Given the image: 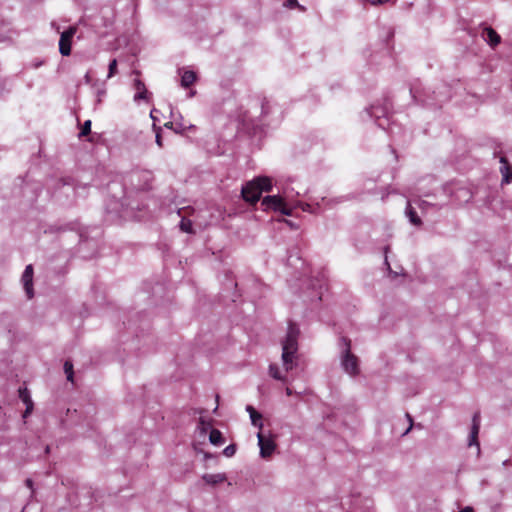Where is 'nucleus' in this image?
<instances>
[{
	"label": "nucleus",
	"mask_w": 512,
	"mask_h": 512,
	"mask_svg": "<svg viewBox=\"0 0 512 512\" xmlns=\"http://www.w3.org/2000/svg\"><path fill=\"white\" fill-rule=\"evenodd\" d=\"M85 80H86V82H87V83H89V82H90V75H89V73H87V74L85 75Z\"/></svg>",
	"instance_id": "473e14b6"
},
{
	"label": "nucleus",
	"mask_w": 512,
	"mask_h": 512,
	"mask_svg": "<svg viewBox=\"0 0 512 512\" xmlns=\"http://www.w3.org/2000/svg\"><path fill=\"white\" fill-rule=\"evenodd\" d=\"M484 36H485V40L492 46H496L500 43V36L498 35V33L488 27V28H485L484 30Z\"/></svg>",
	"instance_id": "ddd939ff"
},
{
	"label": "nucleus",
	"mask_w": 512,
	"mask_h": 512,
	"mask_svg": "<svg viewBox=\"0 0 512 512\" xmlns=\"http://www.w3.org/2000/svg\"><path fill=\"white\" fill-rule=\"evenodd\" d=\"M500 172L503 176V181L505 183H510L512 181V166L509 165L506 157H500Z\"/></svg>",
	"instance_id": "9d476101"
},
{
	"label": "nucleus",
	"mask_w": 512,
	"mask_h": 512,
	"mask_svg": "<svg viewBox=\"0 0 512 512\" xmlns=\"http://www.w3.org/2000/svg\"><path fill=\"white\" fill-rule=\"evenodd\" d=\"M287 6L289 8L299 7L301 10H304V8L298 4L297 0H288Z\"/></svg>",
	"instance_id": "393cba45"
},
{
	"label": "nucleus",
	"mask_w": 512,
	"mask_h": 512,
	"mask_svg": "<svg viewBox=\"0 0 512 512\" xmlns=\"http://www.w3.org/2000/svg\"><path fill=\"white\" fill-rule=\"evenodd\" d=\"M366 1L369 2L371 5H382V4L389 2L390 0H366Z\"/></svg>",
	"instance_id": "a878e982"
},
{
	"label": "nucleus",
	"mask_w": 512,
	"mask_h": 512,
	"mask_svg": "<svg viewBox=\"0 0 512 512\" xmlns=\"http://www.w3.org/2000/svg\"><path fill=\"white\" fill-rule=\"evenodd\" d=\"M246 411L249 413L250 417L252 416V414L257 413V411L254 409V407H252L251 405H248L246 407Z\"/></svg>",
	"instance_id": "cd10ccee"
},
{
	"label": "nucleus",
	"mask_w": 512,
	"mask_h": 512,
	"mask_svg": "<svg viewBox=\"0 0 512 512\" xmlns=\"http://www.w3.org/2000/svg\"><path fill=\"white\" fill-rule=\"evenodd\" d=\"M265 209H273L274 211H279L284 205L283 199L277 195L266 196L261 203Z\"/></svg>",
	"instance_id": "1a4fd4ad"
},
{
	"label": "nucleus",
	"mask_w": 512,
	"mask_h": 512,
	"mask_svg": "<svg viewBox=\"0 0 512 512\" xmlns=\"http://www.w3.org/2000/svg\"><path fill=\"white\" fill-rule=\"evenodd\" d=\"M193 127H194L193 125H190V126H188V127L183 126V127H182V129H183V130H185V129H191V128H193Z\"/></svg>",
	"instance_id": "72a5a7b5"
},
{
	"label": "nucleus",
	"mask_w": 512,
	"mask_h": 512,
	"mask_svg": "<svg viewBox=\"0 0 512 512\" xmlns=\"http://www.w3.org/2000/svg\"><path fill=\"white\" fill-rule=\"evenodd\" d=\"M236 452V446L234 444H230L228 445L224 450H223V454L226 456V457H232Z\"/></svg>",
	"instance_id": "b1692460"
},
{
	"label": "nucleus",
	"mask_w": 512,
	"mask_h": 512,
	"mask_svg": "<svg viewBox=\"0 0 512 512\" xmlns=\"http://www.w3.org/2000/svg\"><path fill=\"white\" fill-rule=\"evenodd\" d=\"M285 391H286V394H287L288 396L292 395V393H293V392H292V390H291V388H289V387H287Z\"/></svg>",
	"instance_id": "2f4dec72"
},
{
	"label": "nucleus",
	"mask_w": 512,
	"mask_h": 512,
	"mask_svg": "<svg viewBox=\"0 0 512 512\" xmlns=\"http://www.w3.org/2000/svg\"><path fill=\"white\" fill-rule=\"evenodd\" d=\"M250 419L253 426L258 427L259 429L262 428V415L259 412L252 414Z\"/></svg>",
	"instance_id": "6ab92c4d"
},
{
	"label": "nucleus",
	"mask_w": 512,
	"mask_h": 512,
	"mask_svg": "<svg viewBox=\"0 0 512 512\" xmlns=\"http://www.w3.org/2000/svg\"><path fill=\"white\" fill-rule=\"evenodd\" d=\"M134 88L136 89V94L134 95V100H147L148 98V91L145 87V84L140 80L136 79L134 81Z\"/></svg>",
	"instance_id": "9b49d317"
},
{
	"label": "nucleus",
	"mask_w": 512,
	"mask_h": 512,
	"mask_svg": "<svg viewBox=\"0 0 512 512\" xmlns=\"http://www.w3.org/2000/svg\"><path fill=\"white\" fill-rule=\"evenodd\" d=\"M459 512H474L473 508L470 507V506H467L465 508H463L461 511Z\"/></svg>",
	"instance_id": "7c9ffc66"
},
{
	"label": "nucleus",
	"mask_w": 512,
	"mask_h": 512,
	"mask_svg": "<svg viewBox=\"0 0 512 512\" xmlns=\"http://www.w3.org/2000/svg\"><path fill=\"white\" fill-rule=\"evenodd\" d=\"M298 336L299 329L296 325L290 324L285 339L282 341L281 361L284 372L275 363L269 365V375L278 381L286 382V373L295 368L298 364Z\"/></svg>",
	"instance_id": "f257e3e1"
},
{
	"label": "nucleus",
	"mask_w": 512,
	"mask_h": 512,
	"mask_svg": "<svg viewBox=\"0 0 512 512\" xmlns=\"http://www.w3.org/2000/svg\"><path fill=\"white\" fill-rule=\"evenodd\" d=\"M180 228L182 231L191 233L192 231V223L189 220L182 219L180 222Z\"/></svg>",
	"instance_id": "5701e85b"
},
{
	"label": "nucleus",
	"mask_w": 512,
	"mask_h": 512,
	"mask_svg": "<svg viewBox=\"0 0 512 512\" xmlns=\"http://www.w3.org/2000/svg\"><path fill=\"white\" fill-rule=\"evenodd\" d=\"M212 424L210 421L205 420L203 417L199 419V423L197 426V430L200 432L201 435L205 436L208 430L211 428Z\"/></svg>",
	"instance_id": "f3484780"
},
{
	"label": "nucleus",
	"mask_w": 512,
	"mask_h": 512,
	"mask_svg": "<svg viewBox=\"0 0 512 512\" xmlns=\"http://www.w3.org/2000/svg\"><path fill=\"white\" fill-rule=\"evenodd\" d=\"M279 212H281L284 215H291V210L286 208L285 204L282 206Z\"/></svg>",
	"instance_id": "bb28decb"
},
{
	"label": "nucleus",
	"mask_w": 512,
	"mask_h": 512,
	"mask_svg": "<svg viewBox=\"0 0 512 512\" xmlns=\"http://www.w3.org/2000/svg\"><path fill=\"white\" fill-rule=\"evenodd\" d=\"M202 479L204 482L208 485H216L219 483H222L226 480V475L223 473H217V474H204L202 476Z\"/></svg>",
	"instance_id": "f8f14e48"
},
{
	"label": "nucleus",
	"mask_w": 512,
	"mask_h": 512,
	"mask_svg": "<svg viewBox=\"0 0 512 512\" xmlns=\"http://www.w3.org/2000/svg\"><path fill=\"white\" fill-rule=\"evenodd\" d=\"M156 143L159 147H162V139L159 132L156 134Z\"/></svg>",
	"instance_id": "c85d7f7f"
},
{
	"label": "nucleus",
	"mask_w": 512,
	"mask_h": 512,
	"mask_svg": "<svg viewBox=\"0 0 512 512\" xmlns=\"http://www.w3.org/2000/svg\"><path fill=\"white\" fill-rule=\"evenodd\" d=\"M196 80V74L193 71H185L181 76V86L190 87Z\"/></svg>",
	"instance_id": "dca6fc26"
},
{
	"label": "nucleus",
	"mask_w": 512,
	"mask_h": 512,
	"mask_svg": "<svg viewBox=\"0 0 512 512\" xmlns=\"http://www.w3.org/2000/svg\"><path fill=\"white\" fill-rule=\"evenodd\" d=\"M91 132V120H86L81 128L80 137L86 136Z\"/></svg>",
	"instance_id": "4be33fe9"
},
{
	"label": "nucleus",
	"mask_w": 512,
	"mask_h": 512,
	"mask_svg": "<svg viewBox=\"0 0 512 512\" xmlns=\"http://www.w3.org/2000/svg\"><path fill=\"white\" fill-rule=\"evenodd\" d=\"M379 110H380V109H379L378 107H374V106H373V107L371 108V111H368V113H369V115H370L371 117H375V118H376V120H377V125H378L379 127H384V123L381 121V116H380V114L378 113V111H379Z\"/></svg>",
	"instance_id": "aec40b11"
},
{
	"label": "nucleus",
	"mask_w": 512,
	"mask_h": 512,
	"mask_svg": "<svg viewBox=\"0 0 512 512\" xmlns=\"http://www.w3.org/2000/svg\"><path fill=\"white\" fill-rule=\"evenodd\" d=\"M76 33L75 27H70L60 35L59 40V52L63 56H69L71 53V42L72 38Z\"/></svg>",
	"instance_id": "39448f33"
},
{
	"label": "nucleus",
	"mask_w": 512,
	"mask_h": 512,
	"mask_svg": "<svg viewBox=\"0 0 512 512\" xmlns=\"http://www.w3.org/2000/svg\"><path fill=\"white\" fill-rule=\"evenodd\" d=\"M407 418L410 421V426L406 430L405 434H407L411 430V428H412V418H411V416L409 414H407Z\"/></svg>",
	"instance_id": "c756f323"
},
{
	"label": "nucleus",
	"mask_w": 512,
	"mask_h": 512,
	"mask_svg": "<svg viewBox=\"0 0 512 512\" xmlns=\"http://www.w3.org/2000/svg\"><path fill=\"white\" fill-rule=\"evenodd\" d=\"M272 189V181L269 177L260 176L252 181L247 182L241 190L243 199L246 202L255 204L259 201L263 191H270Z\"/></svg>",
	"instance_id": "f03ea898"
},
{
	"label": "nucleus",
	"mask_w": 512,
	"mask_h": 512,
	"mask_svg": "<svg viewBox=\"0 0 512 512\" xmlns=\"http://www.w3.org/2000/svg\"><path fill=\"white\" fill-rule=\"evenodd\" d=\"M26 483H27L28 486L32 485V481L30 479L26 480Z\"/></svg>",
	"instance_id": "f704fd0d"
},
{
	"label": "nucleus",
	"mask_w": 512,
	"mask_h": 512,
	"mask_svg": "<svg viewBox=\"0 0 512 512\" xmlns=\"http://www.w3.org/2000/svg\"><path fill=\"white\" fill-rule=\"evenodd\" d=\"M405 214L409 218L411 224L415 226H420L422 224L420 217L417 215L416 211L411 206V203L409 201L407 202Z\"/></svg>",
	"instance_id": "4468645a"
},
{
	"label": "nucleus",
	"mask_w": 512,
	"mask_h": 512,
	"mask_svg": "<svg viewBox=\"0 0 512 512\" xmlns=\"http://www.w3.org/2000/svg\"><path fill=\"white\" fill-rule=\"evenodd\" d=\"M260 456L262 458L270 457L276 449V444L271 436L266 437L261 432L257 434Z\"/></svg>",
	"instance_id": "20e7f679"
},
{
	"label": "nucleus",
	"mask_w": 512,
	"mask_h": 512,
	"mask_svg": "<svg viewBox=\"0 0 512 512\" xmlns=\"http://www.w3.org/2000/svg\"><path fill=\"white\" fill-rule=\"evenodd\" d=\"M480 425H481L480 413L476 412V413H474V415L472 417V426H471V431L469 434L468 446L469 447L476 446L478 454L480 453V444L478 441Z\"/></svg>",
	"instance_id": "423d86ee"
},
{
	"label": "nucleus",
	"mask_w": 512,
	"mask_h": 512,
	"mask_svg": "<svg viewBox=\"0 0 512 512\" xmlns=\"http://www.w3.org/2000/svg\"><path fill=\"white\" fill-rule=\"evenodd\" d=\"M18 395L21 401L25 404L26 409L23 414V418H26L33 411L34 403L31 399L30 392L27 387H20L18 390Z\"/></svg>",
	"instance_id": "6e6552de"
},
{
	"label": "nucleus",
	"mask_w": 512,
	"mask_h": 512,
	"mask_svg": "<svg viewBox=\"0 0 512 512\" xmlns=\"http://www.w3.org/2000/svg\"><path fill=\"white\" fill-rule=\"evenodd\" d=\"M116 73H117V60H116V59H113V60L109 63V67H108V75H107V77H108V78H112Z\"/></svg>",
	"instance_id": "412c9836"
},
{
	"label": "nucleus",
	"mask_w": 512,
	"mask_h": 512,
	"mask_svg": "<svg viewBox=\"0 0 512 512\" xmlns=\"http://www.w3.org/2000/svg\"><path fill=\"white\" fill-rule=\"evenodd\" d=\"M209 441L212 445L220 446L223 445L225 440L222 436L221 431L218 429H211L209 433Z\"/></svg>",
	"instance_id": "2eb2a0df"
},
{
	"label": "nucleus",
	"mask_w": 512,
	"mask_h": 512,
	"mask_svg": "<svg viewBox=\"0 0 512 512\" xmlns=\"http://www.w3.org/2000/svg\"><path fill=\"white\" fill-rule=\"evenodd\" d=\"M64 371L67 376L68 381H73L74 373H73V364L71 361H65L64 363Z\"/></svg>",
	"instance_id": "a211bd4d"
},
{
	"label": "nucleus",
	"mask_w": 512,
	"mask_h": 512,
	"mask_svg": "<svg viewBox=\"0 0 512 512\" xmlns=\"http://www.w3.org/2000/svg\"><path fill=\"white\" fill-rule=\"evenodd\" d=\"M22 283L24 290L28 299H31L34 296L33 291V267L32 265H27L23 274H22Z\"/></svg>",
	"instance_id": "0eeeda50"
},
{
	"label": "nucleus",
	"mask_w": 512,
	"mask_h": 512,
	"mask_svg": "<svg viewBox=\"0 0 512 512\" xmlns=\"http://www.w3.org/2000/svg\"><path fill=\"white\" fill-rule=\"evenodd\" d=\"M340 352V364L345 373L352 377L359 374V361L358 357L351 352V341L342 337L339 341Z\"/></svg>",
	"instance_id": "7ed1b4c3"
}]
</instances>
